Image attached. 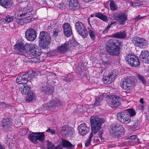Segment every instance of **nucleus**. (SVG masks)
Returning a JSON list of instances; mask_svg holds the SVG:
<instances>
[{"label": "nucleus", "mask_w": 149, "mask_h": 149, "mask_svg": "<svg viewBox=\"0 0 149 149\" xmlns=\"http://www.w3.org/2000/svg\"><path fill=\"white\" fill-rule=\"evenodd\" d=\"M125 131L124 127L120 124H116L112 126L110 132L113 136L119 138L124 135Z\"/></svg>", "instance_id": "39448f33"}, {"label": "nucleus", "mask_w": 149, "mask_h": 149, "mask_svg": "<svg viewBox=\"0 0 149 149\" xmlns=\"http://www.w3.org/2000/svg\"><path fill=\"white\" fill-rule=\"evenodd\" d=\"M28 52L29 54L34 56H40L41 53V50L36 45L29 44Z\"/></svg>", "instance_id": "ddd939ff"}, {"label": "nucleus", "mask_w": 149, "mask_h": 149, "mask_svg": "<svg viewBox=\"0 0 149 149\" xmlns=\"http://www.w3.org/2000/svg\"><path fill=\"white\" fill-rule=\"evenodd\" d=\"M140 17V15H139L137 17H136L134 18V20L136 21H137L139 19L141 18V17Z\"/></svg>", "instance_id": "5fc2aeb1"}, {"label": "nucleus", "mask_w": 149, "mask_h": 149, "mask_svg": "<svg viewBox=\"0 0 149 149\" xmlns=\"http://www.w3.org/2000/svg\"><path fill=\"white\" fill-rule=\"evenodd\" d=\"M144 107V105L143 104H141L140 106L139 107V109L141 110H143Z\"/></svg>", "instance_id": "8fccbe9b"}, {"label": "nucleus", "mask_w": 149, "mask_h": 149, "mask_svg": "<svg viewBox=\"0 0 149 149\" xmlns=\"http://www.w3.org/2000/svg\"><path fill=\"white\" fill-rule=\"evenodd\" d=\"M69 4L70 9L74 10L77 7L78 3L77 0H70Z\"/></svg>", "instance_id": "c756f323"}, {"label": "nucleus", "mask_w": 149, "mask_h": 149, "mask_svg": "<svg viewBox=\"0 0 149 149\" xmlns=\"http://www.w3.org/2000/svg\"><path fill=\"white\" fill-rule=\"evenodd\" d=\"M104 120L100 118L97 116L91 117L90 119V123L92 132L95 134L99 131L101 128V125L104 122Z\"/></svg>", "instance_id": "7ed1b4c3"}, {"label": "nucleus", "mask_w": 149, "mask_h": 149, "mask_svg": "<svg viewBox=\"0 0 149 149\" xmlns=\"http://www.w3.org/2000/svg\"><path fill=\"white\" fill-rule=\"evenodd\" d=\"M36 74L35 72L32 71H30L27 73L24 74V75L26 76V83L27 81L31 82V80L34 77Z\"/></svg>", "instance_id": "bb28decb"}, {"label": "nucleus", "mask_w": 149, "mask_h": 149, "mask_svg": "<svg viewBox=\"0 0 149 149\" xmlns=\"http://www.w3.org/2000/svg\"><path fill=\"white\" fill-rule=\"evenodd\" d=\"M31 88L30 87L27 86H24L23 88H20L19 91L21 93L23 94H28L30 92Z\"/></svg>", "instance_id": "72a5a7b5"}, {"label": "nucleus", "mask_w": 149, "mask_h": 149, "mask_svg": "<svg viewBox=\"0 0 149 149\" xmlns=\"http://www.w3.org/2000/svg\"><path fill=\"white\" fill-rule=\"evenodd\" d=\"M120 99L119 97L114 96L109 98L107 102L109 106L112 108H115L120 106Z\"/></svg>", "instance_id": "4468645a"}, {"label": "nucleus", "mask_w": 149, "mask_h": 149, "mask_svg": "<svg viewBox=\"0 0 149 149\" xmlns=\"http://www.w3.org/2000/svg\"><path fill=\"white\" fill-rule=\"evenodd\" d=\"M36 134L37 141L38 140L42 142L45 140V136L44 132H36Z\"/></svg>", "instance_id": "473e14b6"}, {"label": "nucleus", "mask_w": 149, "mask_h": 149, "mask_svg": "<svg viewBox=\"0 0 149 149\" xmlns=\"http://www.w3.org/2000/svg\"><path fill=\"white\" fill-rule=\"evenodd\" d=\"M93 137V134L92 133V132L89 138V139H88V140L90 141H91V139Z\"/></svg>", "instance_id": "864d4df0"}, {"label": "nucleus", "mask_w": 149, "mask_h": 149, "mask_svg": "<svg viewBox=\"0 0 149 149\" xmlns=\"http://www.w3.org/2000/svg\"><path fill=\"white\" fill-rule=\"evenodd\" d=\"M139 3L134 1L133 2H131L130 3V5H132L134 6H139Z\"/></svg>", "instance_id": "a18cd8bd"}, {"label": "nucleus", "mask_w": 149, "mask_h": 149, "mask_svg": "<svg viewBox=\"0 0 149 149\" xmlns=\"http://www.w3.org/2000/svg\"><path fill=\"white\" fill-rule=\"evenodd\" d=\"M134 83L133 80L131 78L126 77L121 80L120 84L123 88L129 90L130 89Z\"/></svg>", "instance_id": "2eb2a0df"}, {"label": "nucleus", "mask_w": 149, "mask_h": 149, "mask_svg": "<svg viewBox=\"0 0 149 149\" xmlns=\"http://www.w3.org/2000/svg\"><path fill=\"white\" fill-rule=\"evenodd\" d=\"M139 57L143 62L149 63V52L145 50H142Z\"/></svg>", "instance_id": "5701e85b"}, {"label": "nucleus", "mask_w": 149, "mask_h": 149, "mask_svg": "<svg viewBox=\"0 0 149 149\" xmlns=\"http://www.w3.org/2000/svg\"><path fill=\"white\" fill-rule=\"evenodd\" d=\"M20 6L23 8H25L28 6V9L29 8V6H31V4L30 3H28V1H22L21 2L19 5Z\"/></svg>", "instance_id": "4c0bfd02"}, {"label": "nucleus", "mask_w": 149, "mask_h": 149, "mask_svg": "<svg viewBox=\"0 0 149 149\" xmlns=\"http://www.w3.org/2000/svg\"><path fill=\"white\" fill-rule=\"evenodd\" d=\"M46 131L47 132L50 133L52 134H54L55 133V131L54 130H51L49 128L48 129L46 130Z\"/></svg>", "instance_id": "c03bdc74"}, {"label": "nucleus", "mask_w": 149, "mask_h": 149, "mask_svg": "<svg viewBox=\"0 0 149 149\" xmlns=\"http://www.w3.org/2000/svg\"><path fill=\"white\" fill-rule=\"evenodd\" d=\"M95 16L104 21L108 20L107 17L100 13H97L95 14Z\"/></svg>", "instance_id": "f704fd0d"}, {"label": "nucleus", "mask_w": 149, "mask_h": 149, "mask_svg": "<svg viewBox=\"0 0 149 149\" xmlns=\"http://www.w3.org/2000/svg\"><path fill=\"white\" fill-rule=\"evenodd\" d=\"M1 104L2 105V106H4V105H5V106H4V107H6V104L4 103H3V102H2Z\"/></svg>", "instance_id": "680f3d73"}, {"label": "nucleus", "mask_w": 149, "mask_h": 149, "mask_svg": "<svg viewBox=\"0 0 149 149\" xmlns=\"http://www.w3.org/2000/svg\"><path fill=\"white\" fill-rule=\"evenodd\" d=\"M62 102L58 99L56 98L54 100L48 102L47 104L43 106L41 109L43 111L45 110L50 111L53 109L54 106H59L62 105Z\"/></svg>", "instance_id": "6e6552de"}, {"label": "nucleus", "mask_w": 149, "mask_h": 149, "mask_svg": "<svg viewBox=\"0 0 149 149\" xmlns=\"http://www.w3.org/2000/svg\"><path fill=\"white\" fill-rule=\"evenodd\" d=\"M126 59L129 64L133 67H136L140 65L139 58L134 55L127 54Z\"/></svg>", "instance_id": "f8f14e48"}, {"label": "nucleus", "mask_w": 149, "mask_h": 149, "mask_svg": "<svg viewBox=\"0 0 149 149\" xmlns=\"http://www.w3.org/2000/svg\"><path fill=\"white\" fill-rule=\"evenodd\" d=\"M116 71L115 70H113L108 73H104L102 78L104 83L106 84H111L113 81L116 75Z\"/></svg>", "instance_id": "423d86ee"}, {"label": "nucleus", "mask_w": 149, "mask_h": 149, "mask_svg": "<svg viewBox=\"0 0 149 149\" xmlns=\"http://www.w3.org/2000/svg\"><path fill=\"white\" fill-rule=\"evenodd\" d=\"M148 111H149V109H148Z\"/></svg>", "instance_id": "774afa93"}, {"label": "nucleus", "mask_w": 149, "mask_h": 149, "mask_svg": "<svg viewBox=\"0 0 149 149\" xmlns=\"http://www.w3.org/2000/svg\"><path fill=\"white\" fill-rule=\"evenodd\" d=\"M134 45L140 48H144L147 45L148 42L144 38L136 36L133 37L132 40Z\"/></svg>", "instance_id": "0eeeda50"}, {"label": "nucleus", "mask_w": 149, "mask_h": 149, "mask_svg": "<svg viewBox=\"0 0 149 149\" xmlns=\"http://www.w3.org/2000/svg\"><path fill=\"white\" fill-rule=\"evenodd\" d=\"M114 146V145L113 144H109L108 146V147L109 148H112Z\"/></svg>", "instance_id": "4d7b16f0"}, {"label": "nucleus", "mask_w": 149, "mask_h": 149, "mask_svg": "<svg viewBox=\"0 0 149 149\" xmlns=\"http://www.w3.org/2000/svg\"><path fill=\"white\" fill-rule=\"evenodd\" d=\"M60 132L63 135L67 137L71 136L73 133L72 128L67 126L62 127Z\"/></svg>", "instance_id": "412c9836"}, {"label": "nucleus", "mask_w": 149, "mask_h": 149, "mask_svg": "<svg viewBox=\"0 0 149 149\" xmlns=\"http://www.w3.org/2000/svg\"><path fill=\"white\" fill-rule=\"evenodd\" d=\"M51 38L49 34L47 32L41 31L39 36V46L43 49H47L50 43Z\"/></svg>", "instance_id": "20e7f679"}, {"label": "nucleus", "mask_w": 149, "mask_h": 149, "mask_svg": "<svg viewBox=\"0 0 149 149\" xmlns=\"http://www.w3.org/2000/svg\"><path fill=\"white\" fill-rule=\"evenodd\" d=\"M12 2L11 0H0V5L5 8H9L11 7Z\"/></svg>", "instance_id": "393cba45"}, {"label": "nucleus", "mask_w": 149, "mask_h": 149, "mask_svg": "<svg viewBox=\"0 0 149 149\" xmlns=\"http://www.w3.org/2000/svg\"><path fill=\"white\" fill-rule=\"evenodd\" d=\"M0 149H5V148L4 146L0 144Z\"/></svg>", "instance_id": "6e6d98bb"}, {"label": "nucleus", "mask_w": 149, "mask_h": 149, "mask_svg": "<svg viewBox=\"0 0 149 149\" xmlns=\"http://www.w3.org/2000/svg\"><path fill=\"white\" fill-rule=\"evenodd\" d=\"M11 125V122L10 119L6 118L3 119L1 126L4 130L8 129Z\"/></svg>", "instance_id": "b1692460"}, {"label": "nucleus", "mask_w": 149, "mask_h": 149, "mask_svg": "<svg viewBox=\"0 0 149 149\" xmlns=\"http://www.w3.org/2000/svg\"><path fill=\"white\" fill-rule=\"evenodd\" d=\"M34 19L33 18H31L30 19H28V21L29 22H30V21H33L34 20Z\"/></svg>", "instance_id": "bf43d9fd"}, {"label": "nucleus", "mask_w": 149, "mask_h": 149, "mask_svg": "<svg viewBox=\"0 0 149 149\" xmlns=\"http://www.w3.org/2000/svg\"><path fill=\"white\" fill-rule=\"evenodd\" d=\"M88 31H89L90 29V28H89V27H88Z\"/></svg>", "instance_id": "e2e57ef3"}, {"label": "nucleus", "mask_w": 149, "mask_h": 149, "mask_svg": "<svg viewBox=\"0 0 149 149\" xmlns=\"http://www.w3.org/2000/svg\"><path fill=\"white\" fill-rule=\"evenodd\" d=\"M117 116L118 119L123 123L128 124L131 122V117L126 111L118 113Z\"/></svg>", "instance_id": "9d476101"}, {"label": "nucleus", "mask_w": 149, "mask_h": 149, "mask_svg": "<svg viewBox=\"0 0 149 149\" xmlns=\"http://www.w3.org/2000/svg\"><path fill=\"white\" fill-rule=\"evenodd\" d=\"M140 102L141 104H143L144 102L143 101V99L142 98H141L140 100Z\"/></svg>", "instance_id": "13d9d810"}, {"label": "nucleus", "mask_w": 149, "mask_h": 149, "mask_svg": "<svg viewBox=\"0 0 149 149\" xmlns=\"http://www.w3.org/2000/svg\"><path fill=\"white\" fill-rule=\"evenodd\" d=\"M13 17L10 15H7L6 16L5 18V20L7 22H11L13 20Z\"/></svg>", "instance_id": "79ce46f5"}, {"label": "nucleus", "mask_w": 149, "mask_h": 149, "mask_svg": "<svg viewBox=\"0 0 149 149\" xmlns=\"http://www.w3.org/2000/svg\"><path fill=\"white\" fill-rule=\"evenodd\" d=\"M89 127L85 123L81 124L78 126V130L79 134L82 136H84L87 134L89 130Z\"/></svg>", "instance_id": "6ab92c4d"}, {"label": "nucleus", "mask_w": 149, "mask_h": 149, "mask_svg": "<svg viewBox=\"0 0 149 149\" xmlns=\"http://www.w3.org/2000/svg\"><path fill=\"white\" fill-rule=\"evenodd\" d=\"M72 79V77L70 75L68 76L67 78L66 79V80L67 81L69 82Z\"/></svg>", "instance_id": "49530a36"}, {"label": "nucleus", "mask_w": 149, "mask_h": 149, "mask_svg": "<svg viewBox=\"0 0 149 149\" xmlns=\"http://www.w3.org/2000/svg\"><path fill=\"white\" fill-rule=\"evenodd\" d=\"M92 0H84V1L86 2H91Z\"/></svg>", "instance_id": "052dcab7"}, {"label": "nucleus", "mask_w": 149, "mask_h": 149, "mask_svg": "<svg viewBox=\"0 0 149 149\" xmlns=\"http://www.w3.org/2000/svg\"><path fill=\"white\" fill-rule=\"evenodd\" d=\"M29 44L25 45L22 42H17L14 46L16 52L19 54H22L25 50L28 49Z\"/></svg>", "instance_id": "dca6fc26"}, {"label": "nucleus", "mask_w": 149, "mask_h": 149, "mask_svg": "<svg viewBox=\"0 0 149 149\" xmlns=\"http://www.w3.org/2000/svg\"><path fill=\"white\" fill-rule=\"evenodd\" d=\"M91 141L88 140L85 143V146L86 147H88L90 144Z\"/></svg>", "instance_id": "3c124183"}, {"label": "nucleus", "mask_w": 149, "mask_h": 149, "mask_svg": "<svg viewBox=\"0 0 149 149\" xmlns=\"http://www.w3.org/2000/svg\"><path fill=\"white\" fill-rule=\"evenodd\" d=\"M37 36L36 32L33 28H29L26 30L25 37L27 40L33 41L36 39Z\"/></svg>", "instance_id": "f3484780"}, {"label": "nucleus", "mask_w": 149, "mask_h": 149, "mask_svg": "<svg viewBox=\"0 0 149 149\" xmlns=\"http://www.w3.org/2000/svg\"><path fill=\"white\" fill-rule=\"evenodd\" d=\"M103 96L100 95L97 97L95 98V104L96 106H99L101 105L102 103Z\"/></svg>", "instance_id": "c9c22d12"}, {"label": "nucleus", "mask_w": 149, "mask_h": 149, "mask_svg": "<svg viewBox=\"0 0 149 149\" xmlns=\"http://www.w3.org/2000/svg\"><path fill=\"white\" fill-rule=\"evenodd\" d=\"M91 17H92V15H91Z\"/></svg>", "instance_id": "69168bd1"}, {"label": "nucleus", "mask_w": 149, "mask_h": 149, "mask_svg": "<svg viewBox=\"0 0 149 149\" xmlns=\"http://www.w3.org/2000/svg\"><path fill=\"white\" fill-rule=\"evenodd\" d=\"M114 17L118 21L120 24L123 25L127 20V16L125 13H120L118 15H115Z\"/></svg>", "instance_id": "a211bd4d"}, {"label": "nucleus", "mask_w": 149, "mask_h": 149, "mask_svg": "<svg viewBox=\"0 0 149 149\" xmlns=\"http://www.w3.org/2000/svg\"><path fill=\"white\" fill-rule=\"evenodd\" d=\"M59 31V30L58 29H54L53 31V36L55 37H56L58 35Z\"/></svg>", "instance_id": "37998d69"}, {"label": "nucleus", "mask_w": 149, "mask_h": 149, "mask_svg": "<svg viewBox=\"0 0 149 149\" xmlns=\"http://www.w3.org/2000/svg\"><path fill=\"white\" fill-rule=\"evenodd\" d=\"M137 138V137L135 135H133L132 136H131L130 137L129 139H136V138Z\"/></svg>", "instance_id": "09e8293b"}, {"label": "nucleus", "mask_w": 149, "mask_h": 149, "mask_svg": "<svg viewBox=\"0 0 149 149\" xmlns=\"http://www.w3.org/2000/svg\"><path fill=\"white\" fill-rule=\"evenodd\" d=\"M62 144L64 147L68 149H72L74 147V146L68 141L65 140H62Z\"/></svg>", "instance_id": "7c9ffc66"}, {"label": "nucleus", "mask_w": 149, "mask_h": 149, "mask_svg": "<svg viewBox=\"0 0 149 149\" xmlns=\"http://www.w3.org/2000/svg\"><path fill=\"white\" fill-rule=\"evenodd\" d=\"M110 27V26L108 25L106 28L104 29V31H103V33H106V32L108 31Z\"/></svg>", "instance_id": "603ef678"}, {"label": "nucleus", "mask_w": 149, "mask_h": 149, "mask_svg": "<svg viewBox=\"0 0 149 149\" xmlns=\"http://www.w3.org/2000/svg\"><path fill=\"white\" fill-rule=\"evenodd\" d=\"M40 91L48 94H52L54 91L53 87L50 86L48 84L46 83L40 88Z\"/></svg>", "instance_id": "aec40b11"}, {"label": "nucleus", "mask_w": 149, "mask_h": 149, "mask_svg": "<svg viewBox=\"0 0 149 149\" xmlns=\"http://www.w3.org/2000/svg\"><path fill=\"white\" fill-rule=\"evenodd\" d=\"M124 111H126L132 117L135 115L136 113L135 111L133 109H128L125 110Z\"/></svg>", "instance_id": "58836bf2"}, {"label": "nucleus", "mask_w": 149, "mask_h": 149, "mask_svg": "<svg viewBox=\"0 0 149 149\" xmlns=\"http://www.w3.org/2000/svg\"><path fill=\"white\" fill-rule=\"evenodd\" d=\"M63 27L65 35L67 37H70L72 33V28L70 24L65 23L63 24Z\"/></svg>", "instance_id": "4be33fe9"}, {"label": "nucleus", "mask_w": 149, "mask_h": 149, "mask_svg": "<svg viewBox=\"0 0 149 149\" xmlns=\"http://www.w3.org/2000/svg\"><path fill=\"white\" fill-rule=\"evenodd\" d=\"M89 35L91 38L93 40H95V34L94 32L91 29L88 31Z\"/></svg>", "instance_id": "a19ab883"}, {"label": "nucleus", "mask_w": 149, "mask_h": 149, "mask_svg": "<svg viewBox=\"0 0 149 149\" xmlns=\"http://www.w3.org/2000/svg\"><path fill=\"white\" fill-rule=\"evenodd\" d=\"M37 111V110H36L35 111L36 112Z\"/></svg>", "instance_id": "0e129e2a"}, {"label": "nucleus", "mask_w": 149, "mask_h": 149, "mask_svg": "<svg viewBox=\"0 0 149 149\" xmlns=\"http://www.w3.org/2000/svg\"><path fill=\"white\" fill-rule=\"evenodd\" d=\"M75 25L77 32L82 37L86 38L88 36V31L84 28L83 23L77 22L75 23Z\"/></svg>", "instance_id": "1a4fd4ad"}, {"label": "nucleus", "mask_w": 149, "mask_h": 149, "mask_svg": "<svg viewBox=\"0 0 149 149\" xmlns=\"http://www.w3.org/2000/svg\"><path fill=\"white\" fill-rule=\"evenodd\" d=\"M28 6H27L22 9L21 10L17 11V15L15 16V21L18 24L23 25L24 24V19L30 17L32 15L31 12L32 11V7L30 6L29 8L28 9Z\"/></svg>", "instance_id": "f03ea898"}, {"label": "nucleus", "mask_w": 149, "mask_h": 149, "mask_svg": "<svg viewBox=\"0 0 149 149\" xmlns=\"http://www.w3.org/2000/svg\"><path fill=\"white\" fill-rule=\"evenodd\" d=\"M109 6L111 10L112 11H115L117 9V6L113 0H110Z\"/></svg>", "instance_id": "e433bc0d"}, {"label": "nucleus", "mask_w": 149, "mask_h": 149, "mask_svg": "<svg viewBox=\"0 0 149 149\" xmlns=\"http://www.w3.org/2000/svg\"><path fill=\"white\" fill-rule=\"evenodd\" d=\"M122 45V42L121 41L111 39L107 42L106 49L110 55L118 56L120 52V46Z\"/></svg>", "instance_id": "f257e3e1"}, {"label": "nucleus", "mask_w": 149, "mask_h": 149, "mask_svg": "<svg viewBox=\"0 0 149 149\" xmlns=\"http://www.w3.org/2000/svg\"><path fill=\"white\" fill-rule=\"evenodd\" d=\"M74 46V43L71 41H69L59 46L57 50L61 54H65Z\"/></svg>", "instance_id": "9b49d317"}, {"label": "nucleus", "mask_w": 149, "mask_h": 149, "mask_svg": "<svg viewBox=\"0 0 149 149\" xmlns=\"http://www.w3.org/2000/svg\"><path fill=\"white\" fill-rule=\"evenodd\" d=\"M137 77L142 83L144 84L146 83V80L144 77L139 74H137Z\"/></svg>", "instance_id": "ea45409f"}, {"label": "nucleus", "mask_w": 149, "mask_h": 149, "mask_svg": "<svg viewBox=\"0 0 149 149\" xmlns=\"http://www.w3.org/2000/svg\"><path fill=\"white\" fill-rule=\"evenodd\" d=\"M91 17H92V15H91Z\"/></svg>", "instance_id": "338daca9"}, {"label": "nucleus", "mask_w": 149, "mask_h": 149, "mask_svg": "<svg viewBox=\"0 0 149 149\" xmlns=\"http://www.w3.org/2000/svg\"><path fill=\"white\" fill-rule=\"evenodd\" d=\"M26 77L24 74L19 76L17 77L16 82L19 84H23L24 86V84H26Z\"/></svg>", "instance_id": "a878e982"}, {"label": "nucleus", "mask_w": 149, "mask_h": 149, "mask_svg": "<svg viewBox=\"0 0 149 149\" xmlns=\"http://www.w3.org/2000/svg\"><path fill=\"white\" fill-rule=\"evenodd\" d=\"M36 98V96L33 92L30 91L26 96V100L27 102H32L35 100Z\"/></svg>", "instance_id": "c85d7f7f"}, {"label": "nucleus", "mask_w": 149, "mask_h": 149, "mask_svg": "<svg viewBox=\"0 0 149 149\" xmlns=\"http://www.w3.org/2000/svg\"><path fill=\"white\" fill-rule=\"evenodd\" d=\"M126 33L125 31L116 32L113 35L114 38L118 39H124L126 38Z\"/></svg>", "instance_id": "cd10ccee"}, {"label": "nucleus", "mask_w": 149, "mask_h": 149, "mask_svg": "<svg viewBox=\"0 0 149 149\" xmlns=\"http://www.w3.org/2000/svg\"><path fill=\"white\" fill-rule=\"evenodd\" d=\"M36 132H33L28 135L30 141L35 144L37 143Z\"/></svg>", "instance_id": "2f4dec72"}, {"label": "nucleus", "mask_w": 149, "mask_h": 149, "mask_svg": "<svg viewBox=\"0 0 149 149\" xmlns=\"http://www.w3.org/2000/svg\"><path fill=\"white\" fill-rule=\"evenodd\" d=\"M102 132H101V131L99 132L98 134V136L101 140H103L104 138H102Z\"/></svg>", "instance_id": "de8ad7c7"}]
</instances>
